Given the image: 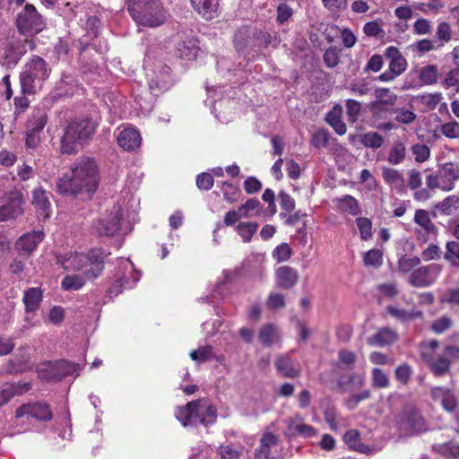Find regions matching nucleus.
I'll return each mask as SVG.
<instances>
[{"mask_svg": "<svg viewBox=\"0 0 459 459\" xmlns=\"http://www.w3.org/2000/svg\"><path fill=\"white\" fill-rule=\"evenodd\" d=\"M87 280L89 279L83 273L67 274L62 280L61 287L67 291L78 290L83 287Z\"/></svg>", "mask_w": 459, "mask_h": 459, "instance_id": "obj_35", "label": "nucleus"}, {"mask_svg": "<svg viewBox=\"0 0 459 459\" xmlns=\"http://www.w3.org/2000/svg\"><path fill=\"white\" fill-rule=\"evenodd\" d=\"M342 108L340 105H335L327 114L326 121L333 128V130L340 135L346 133V126L342 120Z\"/></svg>", "mask_w": 459, "mask_h": 459, "instance_id": "obj_29", "label": "nucleus"}, {"mask_svg": "<svg viewBox=\"0 0 459 459\" xmlns=\"http://www.w3.org/2000/svg\"><path fill=\"white\" fill-rule=\"evenodd\" d=\"M441 272L442 265L438 264L421 266L411 273L409 282L411 286L417 288L429 287L437 280Z\"/></svg>", "mask_w": 459, "mask_h": 459, "instance_id": "obj_13", "label": "nucleus"}, {"mask_svg": "<svg viewBox=\"0 0 459 459\" xmlns=\"http://www.w3.org/2000/svg\"><path fill=\"white\" fill-rule=\"evenodd\" d=\"M382 177L391 188L395 189L398 193L404 190V178L403 174L397 169L392 168H383Z\"/></svg>", "mask_w": 459, "mask_h": 459, "instance_id": "obj_25", "label": "nucleus"}, {"mask_svg": "<svg viewBox=\"0 0 459 459\" xmlns=\"http://www.w3.org/2000/svg\"><path fill=\"white\" fill-rule=\"evenodd\" d=\"M337 210L344 214L356 216L360 213V207L359 202L351 195H346L342 197L333 200Z\"/></svg>", "mask_w": 459, "mask_h": 459, "instance_id": "obj_24", "label": "nucleus"}, {"mask_svg": "<svg viewBox=\"0 0 459 459\" xmlns=\"http://www.w3.org/2000/svg\"><path fill=\"white\" fill-rule=\"evenodd\" d=\"M437 210L446 215H451L459 209V196L449 195L437 205Z\"/></svg>", "mask_w": 459, "mask_h": 459, "instance_id": "obj_41", "label": "nucleus"}, {"mask_svg": "<svg viewBox=\"0 0 459 459\" xmlns=\"http://www.w3.org/2000/svg\"><path fill=\"white\" fill-rule=\"evenodd\" d=\"M116 281L108 289L110 295L117 296L123 289H132L140 279V273L134 268L133 263L128 259H121Z\"/></svg>", "mask_w": 459, "mask_h": 459, "instance_id": "obj_10", "label": "nucleus"}, {"mask_svg": "<svg viewBox=\"0 0 459 459\" xmlns=\"http://www.w3.org/2000/svg\"><path fill=\"white\" fill-rule=\"evenodd\" d=\"M441 133L447 138L459 139V123L456 121H450L441 126Z\"/></svg>", "mask_w": 459, "mask_h": 459, "instance_id": "obj_59", "label": "nucleus"}, {"mask_svg": "<svg viewBox=\"0 0 459 459\" xmlns=\"http://www.w3.org/2000/svg\"><path fill=\"white\" fill-rule=\"evenodd\" d=\"M151 4H155V0H126V10L132 18L141 13Z\"/></svg>", "mask_w": 459, "mask_h": 459, "instance_id": "obj_44", "label": "nucleus"}, {"mask_svg": "<svg viewBox=\"0 0 459 459\" xmlns=\"http://www.w3.org/2000/svg\"><path fill=\"white\" fill-rule=\"evenodd\" d=\"M387 311L392 316L402 322L410 321L421 316V312L418 310L406 311L393 306L387 307Z\"/></svg>", "mask_w": 459, "mask_h": 459, "instance_id": "obj_40", "label": "nucleus"}, {"mask_svg": "<svg viewBox=\"0 0 459 459\" xmlns=\"http://www.w3.org/2000/svg\"><path fill=\"white\" fill-rule=\"evenodd\" d=\"M117 143L126 151H132L140 146L141 135L133 127H125L117 135Z\"/></svg>", "mask_w": 459, "mask_h": 459, "instance_id": "obj_19", "label": "nucleus"}, {"mask_svg": "<svg viewBox=\"0 0 459 459\" xmlns=\"http://www.w3.org/2000/svg\"><path fill=\"white\" fill-rule=\"evenodd\" d=\"M405 155H406L405 144L401 141H397L393 144V146L389 152L388 161H389V163H391L393 165H398L404 160Z\"/></svg>", "mask_w": 459, "mask_h": 459, "instance_id": "obj_38", "label": "nucleus"}, {"mask_svg": "<svg viewBox=\"0 0 459 459\" xmlns=\"http://www.w3.org/2000/svg\"><path fill=\"white\" fill-rule=\"evenodd\" d=\"M249 40V30L242 29L238 30L234 38V44L237 51L242 52L247 46Z\"/></svg>", "mask_w": 459, "mask_h": 459, "instance_id": "obj_58", "label": "nucleus"}, {"mask_svg": "<svg viewBox=\"0 0 459 459\" xmlns=\"http://www.w3.org/2000/svg\"><path fill=\"white\" fill-rule=\"evenodd\" d=\"M238 209L240 211V216H242V218L258 217L261 215L263 212V206L261 203L255 198L248 199Z\"/></svg>", "mask_w": 459, "mask_h": 459, "instance_id": "obj_37", "label": "nucleus"}, {"mask_svg": "<svg viewBox=\"0 0 459 459\" xmlns=\"http://www.w3.org/2000/svg\"><path fill=\"white\" fill-rule=\"evenodd\" d=\"M123 211L120 206H115L105 217L94 224V230L100 236L112 237L121 230Z\"/></svg>", "mask_w": 459, "mask_h": 459, "instance_id": "obj_12", "label": "nucleus"}, {"mask_svg": "<svg viewBox=\"0 0 459 459\" xmlns=\"http://www.w3.org/2000/svg\"><path fill=\"white\" fill-rule=\"evenodd\" d=\"M431 448L433 452L446 458L459 459V442L448 441L442 444H434Z\"/></svg>", "mask_w": 459, "mask_h": 459, "instance_id": "obj_33", "label": "nucleus"}, {"mask_svg": "<svg viewBox=\"0 0 459 459\" xmlns=\"http://www.w3.org/2000/svg\"><path fill=\"white\" fill-rule=\"evenodd\" d=\"M258 337L264 346L270 347L279 342L280 333L275 325L267 324L261 328Z\"/></svg>", "mask_w": 459, "mask_h": 459, "instance_id": "obj_34", "label": "nucleus"}, {"mask_svg": "<svg viewBox=\"0 0 459 459\" xmlns=\"http://www.w3.org/2000/svg\"><path fill=\"white\" fill-rule=\"evenodd\" d=\"M19 31L24 35L40 32L46 25L43 17L32 4H26L16 19Z\"/></svg>", "mask_w": 459, "mask_h": 459, "instance_id": "obj_9", "label": "nucleus"}, {"mask_svg": "<svg viewBox=\"0 0 459 459\" xmlns=\"http://www.w3.org/2000/svg\"><path fill=\"white\" fill-rule=\"evenodd\" d=\"M43 368L57 370L58 380L68 375L78 374L79 371V366L77 364L66 360L56 361L54 364H47Z\"/></svg>", "mask_w": 459, "mask_h": 459, "instance_id": "obj_32", "label": "nucleus"}, {"mask_svg": "<svg viewBox=\"0 0 459 459\" xmlns=\"http://www.w3.org/2000/svg\"><path fill=\"white\" fill-rule=\"evenodd\" d=\"M278 442L277 436L271 432L264 433L261 439L260 448L255 452V459H275L271 455V447L276 446Z\"/></svg>", "mask_w": 459, "mask_h": 459, "instance_id": "obj_26", "label": "nucleus"}, {"mask_svg": "<svg viewBox=\"0 0 459 459\" xmlns=\"http://www.w3.org/2000/svg\"><path fill=\"white\" fill-rule=\"evenodd\" d=\"M49 75L46 61L39 56H33L21 73V87L23 93L32 94Z\"/></svg>", "mask_w": 459, "mask_h": 459, "instance_id": "obj_5", "label": "nucleus"}, {"mask_svg": "<svg viewBox=\"0 0 459 459\" xmlns=\"http://www.w3.org/2000/svg\"><path fill=\"white\" fill-rule=\"evenodd\" d=\"M373 385L377 387H386L389 385V379L386 374L378 368L372 369Z\"/></svg>", "mask_w": 459, "mask_h": 459, "instance_id": "obj_61", "label": "nucleus"}, {"mask_svg": "<svg viewBox=\"0 0 459 459\" xmlns=\"http://www.w3.org/2000/svg\"><path fill=\"white\" fill-rule=\"evenodd\" d=\"M169 12L164 8L160 0H155V4L148 5L141 13L132 18L136 24L157 28L163 25L169 19Z\"/></svg>", "mask_w": 459, "mask_h": 459, "instance_id": "obj_11", "label": "nucleus"}, {"mask_svg": "<svg viewBox=\"0 0 459 459\" xmlns=\"http://www.w3.org/2000/svg\"><path fill=\"white\" fill-rule=\"evenodd\" d=\"M444 258L454 265H459V242L451 240L446 244Z\"/></svg>", "mask_w": 459, "mask_h": 459, "instance_id": "obj_45", "label": "nucleus"}, {"mask_svg": "<svg viewBox=\"0 0 459 459\" xmlns=\"http://www.w3.org/2000/svg\"><path fill=\"white\" fill-rule=\"evenodd\" d=\"M437 67L434 65L423 66L419 74V78L423 84L430 85L437 81Z\"/></svg>", "mask_w": 459, "mask_h": 459, "instance_id": "obj_43", "label": "nucleus"}, {"mask_svg": "<svg viewBox=\"0 0 459 459\" xmlns=\"http://www.w3.org/2000/svg\"><path fill=\"white\" fill-rule=\"evenodd\" d=\"M99 184V170L96 162L90 158H82L74 162L71 170L56 183L58 193L65 195H85L89 198Z\"/></svg>", "mask_w": 459, "mask_h": 459, "instance_id": "obj_1", "label": "nucleus"}, {"mask_svg": "<svg viewBox=\"0 0 459 459\" xmlns=\"http://www.w3.org/2000/svg\"><path fill=\"white\" fill-rule=\"evenodd\" d=\"M26 416L27 419H35L37 420H48L52 413L48 403H22L16 411V418Z\"/></svg>", "mask_w": 459, "mask_h": 459, "instance_id": "obj_15", "label": "nucleus"}, {"mask_svg": "<svg viewBox=\"0 0 459 459\" xmlns=\"http://www.w3.org/2000/svg\"><path fill=\"white\" fill-rule=\"evenodd\" d=\"M411 153L416 162L422 163L430 157V150L426 144L416 143L411 146Z\"/></svg>", "mask_w": 459, "mask_h": 459, "instance_id": "obj_48", "label": "nucleus"}, {"mask_svg": "<svg viewBox=\"0 0 459 459\" xmlns=\"http://www.w3.org/2000/svg\"><path fill=\"white\" fill-rule=\"evenodd\" d=\"M45 234L42 230L23 234L16 241V248L25 254H30L36 249L38 245L43 240Z\"/></svg>", "mask_w": 459, "mask_h": 459, "instance_id": "obj_20", "label": "nucleus"}, {"mask_svg": "<svg viewBox=\"0 0 459 459\" xmlns=\"http://www.w3.org/2000/svg\"><path fill=\"white\" fill-rule=\"evenodd\" d=\"M346 108L349 121L351 123L356 122L361 109L360 103L353 100H348L346 101Z\"/></svg>", "mask_w": 459, "mask_h": 459, "instance_id": "obj_60", "label": "nucleus"}, {"mask_svg": "<svg viewBox=\"0 0 459 459\" xmlns=\"http://www.w3.org/2000/svg\"><path fill=\"white\" fill-rule=\"evenodd\" d=\"M258 229V223L257 222H252V221H245L240 222L237 225L236 230L238 233V235L241 237L243 242L248 243L251 241L254 234L256 232Z\"/></svg>", "mask_w": 459, "mask_h": 459, "instance_id": "obj_39", "label": "nucleus"}, {"mask_svg": "<svg viewBox=\"0 0 459 459\" xmlns=\"http://www.w3.org/2000/svg\"><path fill=\"white\" fill-rule=\"evenodd\" d=\"M356 224L362 240H368L372 237V223L369 219L359 217L356 219Z\"/></svg>", "mask_w": 459, "mask_h": 459, "instance_id": "obj_49", "label": "nucleus"}, {"mask_svg": "<svg viewBox=\"0 0 459 459\" xmlns=\"http://www.w3.org/2000/svg\"><path fill=\"white\" fill-rule=\"evenodd\" d=\"M363 262L366 266L379 267L383 263V253L379 249H370L363 255Z\"/></svg>", "mask_w": 459, "mask_h": 459, "instance_id": "obj_46", "label": "nucleus"}, {"mask_svg": "<svg viewBox=\"0 0 459 459\" xmlns=\"http://www.w3.org/2000/svg\"><path fill=\"white\" fill-rule=\"evenodd\" d=\"M406 67H407V61L403 56H402V57H398L394 60H391L389 63L388 69L395 76H399L406 70Z\"/></svg>", "mask_w": 459, "mask_h": 459, "instance_id": "obj_63", "label": "nucleus"}, {"mask_svg": "<svg viewBox=\"0 0 459 459\" xmlns=\"http://www.w3.org/2000/svg\"><path fill=\"white\" fill-rule=\"evenodd\" d=\"M170 68L166 65L158 63L152 74L150 75L149 87L153 95L167 91L171 86Z\"/></svg>", "mask_w": 459, "mask_h": 459, "instance_id": "obj_14", "label": "nucleus"}, {"mask_svg": "<svg viewBox=\"0 0 459 459\" xmlns=\"http://www.w3.org/2000/svg\"><path fill=\"white\" fill-rule=\"evenodd\" d=\"M200 48L198 47L197 40L195 39L181 41L177 46V55L183 60L192 61L195 60Z\"/></svg>", "mask_w": 459, "mask_h": 459, "instance_id": "obj_22", "label": "nucleus"}, {"mask_svg": "<svg viewBox=\"0 0 459 459\" xmlns=\"http://www.w3.org/2000/svg\"><path fill=\"white\" fill-rule=\"evenodd\" d=\"M47 124V115L42 110L36 111L28 121V130L40 134Z\"/></svg>", "mask_w": 459, "mask_h": 459, "instance_id": "obj_42", "label": "nucleus"}, {"mask_svg": "<svg viewBox=\"0 0 459 459\" xmlns=\"http://www.w3.org/2000/svg\"><path fill=\"white\" fill-rule=\"evenodd\" d=\"M224 200L228 203H235L238 200L240 190L231 183L224 182L221 186Z\"/></svg>", "mask_w": 459, "mask_h": 459, "instance_id": "obj_47", "label": "nucleus"}, {"mask_svg": "<svg viewBox=\"0 0 459 459\" xmlns=\"http://www.w3.org/2000/svg\"><path fill=\"white\" fill-rule=\"evenodd\" d=\"M361 143L367 148H379L382 146L384 140L377 133H368L362 135Z\"/></svg>", "mask_w": 459, "mask_h": 459, "instance_id": "obj_54", "label": "nucleus"}, {"mask_svg": "<svg viewBox=\"0 0 459 459\" xmlns=\"http://www.w3.org/2000/svg\"><path fill=\"white\" fill-rule=\"evenodd\" d=\"M441 303L459 305V287L447 290L440 297Z\"/></svg>", "mask_w": 459, "mask_h": 459, "instance_id": "obj_62", "label": "nucleus"}, {"mask_svg": "<svg viewBox=\"0 0 459 459\" xmlns=\"http://www.w3.org/2000/svg\"><path fill=\"white\" fill-rule=\"evenodd\" d=\"M299 280L298 271L290 266H280L275 271V284L279 288L289 290L295 286Z\"/></svg>", "mask_w": 459, "mask_h": 459, "instance_id": "obj_17", "label": "nucleus"}, {"mask_svg": "<svg viewBox=\"0 0 459 459\" xmlns=\"http://www.w3.org/2000/svg\"><path fill=\"white\" fill-rule=\"evenodd\" d=\"M216 416L217 410L210 403H186L177 411V419L185 427L211 424Z\"/></svg>", "mask_w": 459, "mask_h": 459, "instance_id": "obj_7", "label": "nucleus"}, {"mask_svg": "<svg viewBox=\"0 0 459 459\" xmlns=\"http://www.w3.org/2000/svg\"><path fill=\"white\" fill-rule=\"evenodd\" d=\"M377 100L372 104V110L376 114L380 110L382 105L394 106L397 100V96L389 89L382 88L376 91Z\"/></svg>", "mask_w": 459, "mask_h": 459, "instance_id": "obj_28", "label": "nucleus"}, {"mask_svg": "<svg viewBox=\"0 0 459 459\" xmlns=\"http://www.w3.org/2000/svg\"><path fill=\"white\" fill-rule=\"evenodd\" d=\"M344 442L354 451L362 453V454H369L371 449L367 445L363 444L360 441L359 432L356 429L348 430L344 437Z\"/></svg>", "mask_w": 459, "mask_h": 459, "instance_id": "obj_31", "label": "nucleus"}, {"mask_svg": "<svg viewBox=\"0 0 459 459\" xmlns=\"http://www.w3.org/2000/svg\"><path fill=\"white\" fill-rule=\"evenodd\" d=\"M275 367L281 375L288 377H295L299 375V369L294 366L288 356H281L275 362Z\"/></svg>", "mask_w": 459, "mask_h": 459, "instance_id": "obj_36", "label": "nucleus"}, {"mask_svg": "<svg viewBox=\"0 0 459 459\" xmlns=\"http://www.w3.org/2000/svg\"><path fill=\"white\" fill-rule=\"evenodd\" d=\"M22 197L13 180L0 179V221L14 219L22 213Z\"/></svg>", "mask_w": 459, "mask_h": 459, "instance_id": "obj_6", "label": "nucleus"}, {"mask_svg": "<svg viewBox=\"0 0 459 459\" xmlns=\"http://www.w3.org/2000/svg\"><path fill=\"white\" fill-rule=\"evenodd\" d=\"M104 253L100 248L91 249L86 255L70 252L58 255L57 262L66 271H81L88 279L97 278L103 270Z\"/></svg>", "mask_w": 459, "mask_h": 459, "instance_id": "obj_2", "label": "nucleus"}, {"mask_svg": "<svg viewBox=\"0 0 459 459\" xmlns=\"http://www.w3.org/2000/svg\"><path fill=\"white\" fill-rule=\"evenodd\" d=\"M23 303L27 312L36 311L42 300V291L39 288H30L23 295Z\"/></svg>", "mask_w": 459, "mask_h": 459, "instance_id": "obj_30", "label": "nucleus"}, {"mask_svg": "<svg viewBox=\"0 0 459 459\" xmlns=\"http://www.w3.org/2000/svg\"><path fill=\"white\" fill-rule=\"evenodd\" d=\"M97 126L98 123L91 118L71 121L65 128L61 140L62 152L71 154L78 152L92 137Z\"/></svg>", "mask_w": 459, "mask_h": 459, "instance_id": "obj_3", "label": "nucleus"}, {"mask_svg": "<svg viewBox=\"0 0 459 459\" xmlns=\"http://www.w3.org/2000/svg\"><path fill=\"white\" fill-rule=\"evenodd\" d=\"M414 222L418 225L416 229L417 237L422 241H427L431 235L437 233V228L426 210L420 209L415 212Z\"/></svg>", "mask_w": 459, "mask_h": 459, "instance_id": "obj_16", "label": "nucleus"}, {"mask_svg": "<svg viewBox=\"0 0 459 459\" xmlns=\"http://www.w3.org/2000/svg\"><path fill=\"white\" fill-rule=\"evenodd\" d=\"M397 340V333L390 328H382L376 334L368 339V344L371 346L384 347Z\"/></svg>", "mask_w": 459, "mask_h": 459, "instance_id": "obj_27", "label": "nucleus"}, {"mask_svg": "<svg viewBox=\"0 0 459 459\" xmlns=\"http://www.w3.org/2000/svg\"><path fill=\"white\" fill-rule=\"evenodd\" d=\"M420 264V258L417 256H403L398 262V270L403 273H408Z\"/></svg>", "mask_w": 459, "mask_h": 459, "instance_id": "obj_50", "label": "nucleus"}, {"mask_svg": "<svg viewBox=\"0 0 459 459\" xmlns=\"http://www.w3.org/2000/svg\"><path fill=\"white\" fill-rule=\"evenodd\" d=\"M459 179V164L446 162L438 166L435 174L426 178V185L429 189H440L444 192L452 191Z\"/></svg>", "mask_w": 459, "mask_h": 459, "instance_id": "obj_8", "label": "nucleus"}, {"mask_svg": "<svg viewBox=\"0 0 459 459\" xmlns=\"http://www.w3.org/2000/svg\"><path fill=\"white\" fill-rule=\"evenodd\" d=\"M411 48L413 51H416L419 55H422L426 52H429L433 49H435V44L430 39H420L411 45Z\"/></svg>", "mask_w": 459, "mask_h": 459, "instance_id": "obj_64", "label": "nucleus"}, {"mask_svg": "<svg viewBox=\"0 0 459 459\" xmlns=\"http://www.w3.org/2000/svg\"><path fill=\"white\" fill-rule=\"evenodd\" d=\"M31 389L29 382L5 383L0 387V402H7L27 394Z\"/></svg>", "mask_w": 459, "mask_h": 459, "instance_id": "obj_18", "label": "nucleus"}, {"mask_svg": "<svg viewBox=\"0 0 459 459\" xmlns=\"http://www.w3.org/2000/svg\"><path fill=\"white\" fill-rule=\"evenodd\" d=\"M432 398L439 402H455L456 397L454 393L446 387H435L431 392Z\"/></svg>", "mask_w": 459, "mask_h": 459, "instance_id": "obj_51", "label": "nucleus"}, {"mask_svg": "<svg viewBox=\"0 0 459 459\" xmlns=\"http://www.w3.org/2000/svg\"><path fill=\"white\" fill-rule=\"evenodd\" d=\"M394 113L395 114V121L404 125L412 123L417 117L413 111L406 108H395Z\"/></svg>", "mask_w": 459, "mask_h": 459, "instance_id": "obj_56", "label": "nucleus"}, {"mask_svg": "<svg viewBox=\"0 0 459 459\" xmlns=\"http://www.w3.org/2000/svg\"><path fill=\"white\" fill-rule=\"evenodd\" d=\"M191 4L199 14L206 20H212L216 16L219 3L218 0H190Z\"/></svg>", "mask_w": 459, "mask_h": 459, "instance_id": "obj_23", "label": "nucleus"}, {"mask_svg": "<svg viewBox=\"0 0 459 459\" xmlns=\"http://www.w3.org/2000/svg\"><path fill=\"white\" fill-rule=\"evenodd\" d=\"M363 31L367 36L383 38L385 31L380 22H368L364 25Z\"/></svg>", "mask_w": 459, "mask_h": 459, "instance_id": "obj_55", "label": "nucleus"}, {"mask_svg": "<svg viewBox=\"0 0 459 459\" xmlns=\"http://www.w3.org/2000/svg\"><path fill=\"white\" fill-rule=\"evenodd\" d=\"M266 306L273 310L283 308L285 307L284 295L279 292H271L266 300Z\"/></svg>", "mask_w": 459, "mask_h": 459, "instance_id": "obj_57", "label": "nucleus"}, {"mask_svg": "<svg viewBox=\"0 0 459 459\" xmlns=\"http://www.w3.org/2000/svg\"><path fill=\"white\" fill-rule=\"evenodd\" d=\"M50 193L45 191L41 186L35 188L32 192V204L40 212L44 219L50 215Z\"/></svg>", "mask_w": 459, "mask_h": 459, "instance_id": "obj_21", "label": "nucleus"}, {"mask_svg": "<svg viewBox=\"0 0 459 459\" xmlns=\"http://www.w3.org/2000/svg\"><path fill=\"white\" fill-rule=\"evenodd\" d=\"M437 348V341H426L421 343L420 354L422 359L429 364L434 374L440 376L448 370L450 364L453 361L459 359V346H446L443 354L435 359L434 352Z\"/></svg>", "mask_w": 459, "mask_h": 459, "instance_id": "obj_4", "label": "nucleus"}, {"mask_svg": "<svg viewBox=\"0 0 459 459\" xmlns=\"http://www.w3.org/2000/svg\"><path fill=\"white\" fill-rule=\"evenodd\" d=\"M190 358L197 362H205L212 357V348L210 345L200 347L190 352Z\"/></svg>", "mask_w": 459, "mask_h": 459, "instance_id": "obj_53", "label": "nucleus"}, {"mask_svg": "<svg viewBox=\"0 0 459 459\" xmlns=\"http://www.w3.org/2000/svg\"><path fill=\"white\" fill-rule=\"evenodd\" d=\"M292 251L290 246L282 243L277 246L273 251V257L277 263L286 262L291 256Z\"/></svg>", "mask_w": 459, "mask_h": 459, "instance_id": "obj_52", "label": "nucleus"}]
</instances>
